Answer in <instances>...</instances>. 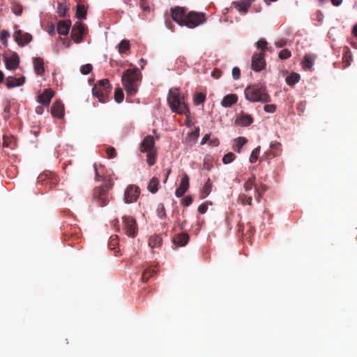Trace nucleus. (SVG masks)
Listing matches in <instances>:
<instances>
[{
	"label": "nucleus",
	"mask_w": 357,
	"mask_h": 357,
	"mask_svg": "<svg viewBox=\"0 0 357 357\" xmlns=\"http://www.w3.org/2000/svg\"><path fill=\"white\" fill-rule=\"evenodd\" d=\"M281 153L282 148L280 143L275 142L271 144L270 150L268 154L271 155L272 156H277Z\"/></svg>",
	"instance_id": "nucleus-29"
},
{
	"label": "nucleus",
	"mask_w": 357,
	"mask_h": 357,
	"mask_svg": "<svg viewBox=\"0 0 357 357\" xmlns=\"http://www.w3.org/2000/svg\"><path fill=\"white\" fill-rule=\"evenodd\" d=\"M54 95V92L51 89H46L38 96V101L43 106L48 107Z\"/></svg>",
	"instance_id": "nucleus-16"
},
{
	"label": "nucleus",
	"mask_w": 357,
	"mask_h": 357,
	"mask_svg": "<svg viewBox=\"0 0 357 357\" xmlns=\"http://www.w3.org/2000/svg\"><path fill=\"white\" fill-rule=\"evenodd\" d=\"M303 68L310 70L312 66V59L310 55H305L304 60L302 61Z\"/></svg>",
	"instance_id": "nucleus-37"
},
{
	"label": "nucleus",
	"mask_w": 357,
	"mask_h": 357,
	"mask_svg": "<svg viewBox=\"0 0 357 357\" xmlns=\"http://www.w3.org/2000/svg\"><path fill=\"white\" fill-rule=\"evenodd\" d=\"M147 163L149 166H152L155 163V158H147Z\"/></svg>",
	"instance_id": "nucleus-57"
},
{
	"label": "nucleus",
	"mask_w": 357,
	"mask_h": 357,
	"mask_svg": "<svg viewBox=\"0 0 357 357\" xmlns=\"http://www.w3.org/2000/svg\"><path fill=\"white\" fill-rule=\"evenodd\" d=\"M210 138V134H206L204 135V137L202 138L201 144H205Z\"/></svg>",
	"instance_id": "nucleus-61"
},
{
	"label": "nucleus",
	"mask_w": 357,
	"mask_h": 357,
	"mask_svg": "<svg viewBox=\"0 0 357 357\" xmlns=\"http://www.w3.org/2000/svg\"><path fill=\"white\" fill-rule=\"evenodd\" d=\"M15 41L20 46L29 43L32 40V36L29 33H24L21 30H17L14 33Z\"/></svg>",
	"instance_id": "nucleus-15"
},
{
	"label": "nucleus",
	"mask_w": 357,
	"mask_h": 357,
	"mask_svg": "<svg viewBox=\"0 0 357 357\" xmlns=\"http://www.w3.org/2000/svg\"><path fill=\"white\" fill-rule=\"evenodd\" d=\"M3 61L8 70H15L20 64V57L16 52H13L10 56L3 55Z\"/></svg>",
	"instance_id": "nucleus-14"
},
{
	"label": "nucleus",
	"mask_w": 357,
	"mask_h": 357,
	"mask_svg": "<svg viewBox=\"0 0 357 357\" xmlns=\"http://www.w3.org/2000/svg\"><path fill=\"white\" fill-rule=\"evenodd\" d=\"M141 79L142 74L137 68L128 69L123 72L121 81L128 95L132 96L136 94Z\"/></svg>",
	"instance_id": "nucleus-3"
},
{
	"label": "nucleus",
	"mask_w": 357,
	"mask_h": 357,
	"mask_svg": "<svg viewBox=\"0 0 357 357\" xmlns=\"http://www.w3.org/2000/svg\"><path fill=\"white\" fill-rule=\"evenodd\" d=\"M331 2L333 6H338L342 3V0H331Z\"/></svg>",
	"instance_id": "nucleus-63"
},
{
	"label": "nucleus",
	"mask_w": 357,
	"mask_h": 357,
	"mask_svg": "<svg viewBox=\"0 0 357 357\" xmlns=\"http://www.w3.org/2000/svg\"><path fill=\"white\" fill-rule=\"evenodd\" d=\"M291 56V52L287 49L282 50L278 54L280 59H287Z\"/></svg>",
	"instance_id": "nucleus-41"
},
{
	"label": "nucleus",
	"mask_w": 357,
	"mask_h": 357,
	"mask_svg": "<svg viewBox=\"0 0 357 357\" xmlns=\"http://www.w3.org/2000/svg\"><path fill=\"white\" fill-rule=\"evenodd\" d=\"M172 20L180 26H185L184 22L187 15L186 10L183 7L176 6L170 10Z\"/></svg>",
	"instance_id": "nucleus-11"
},
{
	"label": "nucleus",
	"mask_w": 357,
	"mask_h": 357,
	"mask_svg": "<svg viewBox=\"0 0 357 357\" xmlns=\"http://www.w3.org/2000/svg\"><path fill=\"white\" fill-rule=\"evenodd\" d=\"M71 26L70 20L59 21L57 24V31L60 35L66 36L68 33Z\"/></svg>",
	"instance_id": "nucleus-21"
},
{
	"label": "nucleus",
	"mask_w": 357,
	"mask_h": 357,
	"mask_svg": "<svg viewBox=\"0 0 357 357\" xmlns=\"http://www.w3.org/2000/svg\"><path fill=\"white\" fill-rule=\"evenodd\" d=\"M112 184L110 181H106L100 187L94 189L93 196L100 206H105L109 203V190L112 188Z\"/></svg>",
	"instance_id": "nucleus-6"
},
{
	"label": "nucleus",
	"mask_w": 357,
	"mask_h": 357,
	"mask_svg": "<svg viewBox=\"0 0 357 357\" xmlns=\"http://www.w3.org/2000/svg\"><path fill=\"white\" fill-rule=\"evenodd\" d=\"M94 170L96 173V178L97 180H99L100 178H102L105 176V167L104 165H102L101 164L97 165L96 163L94 164Z\"/></svg>",
	"instance_id": "nucleus-34"
},
{
	"label": "nucleus",
	"mask_w": 357,
	"mask_h": 357,
	"mask_svg": "<svg viewBox=\"0 0 357 357\" xmlns=\"http://www.w3.org/2000/svg\"><path fill=\"white\" fill-rule=\"evenodd\" d=\"M51 114L53 116L61 119L64 116V106L60 100L53 103L51 108Z\"/></svg>",
	"instance_id": "nucleus-18"
},
{
	"label": "nucleus",
	"mask_w": 357,
	"mask_h": 357,
	"mask_svg": "<svg viewBox=\"0 0 357 357\" xmlns=\"http://www.w3.org/2000/svg\"><path fill=\"white\" fill-rule=\"evenodd\" d=\"M12 11L17 15H20L22 13V6L18 3L13 4L11 7Z\"/></svg>",
	"instance_id": "nucleus-43"
},
{
	"label": "nucleus",
	"mask_w": 357,
	"mask_h": 357,
	"mask_svg": "<svg viewBox=\"0 0 357 357\" xmlns=\"http://www.w3.org/2000/svg\"><path fill=\"white\" fill-rule=\"evenodd\" d=\"M238 97L236 94H228L221 101V105L224 107H230L236 103Z\"/></svg>",
	"instance_id": "nucleus-22"
},
{
	"label": "nucleus",
	"mask_w": 357,
	"mask_h": 357,
	"mask_svg": "<svg viewBox=\"0 0 357 357\" xmlns=\"http://www.w3.org/2000/svg\"><path fill=\"white\" fill-rule=\"evenodd\" d=\"M236 146L234 151L239 153L241 148L247 142V139L245 137H239L236 139Z\"/></svg>",
	"instance_id": "nucleus-38"
},
{
	"label": "nucleus",
	"mask_w": 357,
	"mask_h": 357,
	"mask_svg": "<svg viewBox=\"0 0 357 357\" xmlns=\"http://www.w3.org/2000/svg\"><path fill=\"white\" fill-rule=\"evenodd\" d=\"M107 156H114L116 155V150L113 147H108L106 149Z\"/></svg>",
	"instance_id": "nucleus-55"
},
{
	"label": "nucleus",
	"mask_w": 357,
	"mask_h": 357,
	"mask_svg": "<svg viewBox=\"0 0 357 357\" xmlns=\"http://www.w3.org/2000/svg\"><path fill=\"white\" fill-rule=\"evenodd\" d=\"M238 231L239 233H241V234H242V235H244V234H243V230H244V226H243V224H241V223H238Z\"/></svg>",
	"instance_id": "nucleus-62"
},
{
	"label": "nucleus",
	"mask_w": 357,
	"mask_h": 357,
	"mask_svg": "<svg viewBox=\"0 0 357 357\" xmlns=\"http://www.w3.org/2000/svg\"><path fill=\"white\" fill-rule=\"evenodd\" d=\"M157 213L160 218H165L166 216L165 208L163 204H159L157 208Z\"/></svg>",
	"instance_id": "nucleus-40"
},
{
	"label": "nucleus",
	"mask_w": 357,
	"mask_h": 357,
	"mask_svg": "<svg viewBox=\"0 0 357 357\" xmlns=\"http://www.w3.org/2000/svg\"><path fill=\"white\" fill-rule=\"evenodd\" d=\"M235 158H222V161L225 164H229L233 161Z\"/></svg>",
	"instance_id": "nucleus-60"
},
{
	"label": "nucleus",
	"mask_w": 357,
	"mask_h": 357,
	"mask_svg": "<svg viewBox=\"0 0 357 357\" xmlns=\"http://www.w3.org/2000/svg\"><path fill=\"white\" fill-rule=\"evenodd\" d=\"M246 100L250 102H269L271 101L266 88L261 84H255L248 86L244 91Z\"/></svg>",
	"instance_id": "nucleus-4"
},
{
	"label": "nucleus",
	"mask_w": 357,
	"mask_h": 357,
	"mask_svg": "<svg viewBox=\"0 0 357 357\" xmlns=\"http://www.w3.org/2000/svg\"><path fill=\"white\" fill-rule=\"evenodd\" d=\"M69 10V6L67 4L66 0L62 2H58L57 13L60 17L66 16L67 12Z\"/></svg>",
	"instance_id": "nucleus-27"
},
{
	"label": "nucleus",
	"mask_w": 357,
	"mask_h": 357,
	"mask_svg": "<svg viewBox=\"0 0 357 357\" xmlns=\"http://www.w3.org/2000/svg\"><path fill=\"white\" fill-rule=\"evenodd\" d=\"M286 41L284 40H280L275 43V45L278 47H282L286 45Z\"/></svg>",
	"instance_id": "nucleus-56"
},
{
	"label": "nucleus",
	"mask_w": 357,
	"mask_h": 357,
	"mask_svg": "<svg viewBox=\"0 0 357 357\" xmlns=\"http://www.w3.org/2000/svg\"><path fill=\"white\" fill-rule=\"evenodd\" d=\"M189 188V176L185 174L181 181L179 187L176 190L175 195L177 197H181Z\"/></svg>",
	"instance_id": "nucleus-17"
},
{
	"label": "nucleus",
	"mask_w": 357,
	"mask_h": 357,
	"mask_svg": "<svg viewBox=\"0 0 357 357\" xmlns=\"http://www.w3.org/2000/svg\"><path fill=\"white\" fill-rule=\"evenodd\" d=\"M3 148H9L10 149H14L15 147V140L13 137H6L3 136Z\"/></svg>",
	"instance_id": "nucleus-31"
},
{
	"label": "nucleus",
	"mask_w": 357,
	"mask_h": 357,
	"mask_svg": "<svg viewBox=\"0 0 357 357\" xmlns=\"http://www.w3.org/2000/svg\"><path fill=\"white\" fill-rule=\"evenodd\" d=\"M86 33L85 26L81 22H76L71 30V38L74 42L79 43L82 41L83 35Z\"/></svg>",
	"instance_id": "nucleus-12"
},
{
	"label": "nucleus",
	"mask_w": 357,
	"mask_h": 357,
	"mask_svg": "<svg viewBox=\"0 0 357 357\" xmlns=\"http://www.w3.org/2000/svg\"><path fill=\"white\" fill-rule=\"evenodd\" d=\"M199 135V128H197L194 131L190 133L189 137L192 140H197Z\"/></svg>",
	"instance_id": "nucleus-51"
},
{
	"label": "nucleus",
	"mask_w": 357,
	"mask_h": 357,
	"mask_svg": "<svg viewBox=\"0 0 357 357\" xmlns=\"http://www.w3.org/2000/svg\"><path fill=\"white\" fill-rule=\"evenodd\" d=\"M149 245L151 248H159L162 245V238L159 235L151 236L149 239Z\"/></svg>",
	"instance_id": "nucleus-28"
},
{
	"label": "nucleus",
	"mask_w": 357,
	"mask_h": 357,
	"mask_svg": "<svg viewBox=\"0 0 357 357\" xmlns=\"http://www.w3.org/2000/svg\"><path fill=\"white\" fill-rule=\"evenodd\" d=\"M93 69V66L90 63H87L81 66L80 71L83 75L89 74Z\"/></svg>",
	"instance_id": "nucleus-44"
},
{
	"label": "nucleus",
	"mask_w": 357,
	"mask_h": 357,
	"mask_svg": "<svg viewBox=\"0 0 357 357\" xmlns=\"http://www.w3.org/2000/svg\"><path fill=\"white\" fill-rule=\"evenodd\" d=\"M192 202V197L190 195L186 196L183 200L182 204L185 206H190Z\"/></svg>",
	"instance_id": "nucleus-52"
},
{
	"label": "nucleus",
	"mask_w": 357,
	"mask_h": 357,
	"mask_svg": "<svg viewBox=\"0 0 357 357\" xmlns=\"http://www.w3.org/2000/svg\"><path fill=\"white\" fill-rule=\"evenodd\" d=\"M33 63L36 73L38 75H41L44 73L43 59L40 57H36L33 58Z\"/></svg>",
	"instance_id": "nucleus-24"
},
{
	"label": "nucleus",
	"mask_w": 357,
	"mask_h": 357,
	"mask_svg": "<svg viewBox=\"0 0 357 357\" xmlns=\"http://www.w3.org/2000/svg\"><path fill=\"white\" fill-rule=\"evenodd\" d=\"M167 103L173 112L181 115L188 116L189 107L186 104V98L181 94L178 88H172L169 90Z\"/></svg>",
	"instance_id": "nucleus-2"
},
{
	"label": "nucleus",
	"mask_w": 357,
	"mask_h": 357,
	"mask_svg": "<svg viewBox=\"0 0 357 357\" xmlns=\"http://www.w3.org/2000/svg\"><path fill=\"white\" fill-rule=\"evenodd\" d=\"M264 109L265 112L268 113H273L276 110V106L275 105L271 104V105H266L264 107Z\"/></svg>",
	"instance_id": "nucleus-49"
},
{
	"label": "nucleus",
	"mask_w": 357,
	"mask_h": 357,
	"mask_svg": "<svg viewBox=\"0 0 357 357\" xmlns=\"http://www.w3.org/2000/svg\"><path fill=\"white\" fill-rule=\"evenodd\" d=\"M206 20L204 13L190 11L187 13L184 24L189 29H194L204 23Z\"/></svg>",
	"instance_id": "nucleus-7"
},
{
	"label": "nucleus",
	"mask_w": 357,
	"mask_h": 357,
	"mask_svg": "<svg viewBox=\"0 0 357 357\" xmlns=\"http://www.w3.org/2000/svg\"><path fill=\"white\" fill-rule=\"evenodd\" d=\"M140 151L142 153H147L146 156H155L157 153L155 147V139L151 135L146 136L140 144Z\"/></svg>",
	"instance_id": "nucleus-9"
},
{
	"label": "nucleus",
	"mask_w": 357,
	"mask_h": 357,
	"mask_svg": "<svg viewBox=\"0 0 357 357\" xmlns=\"http://www.w3.org/2000/svg\"><path fill=\"white\" fill-rule=\"evenodd\" d=\"M158 185H159L158 179L155 177H153L150 180V181L148 184L147 188L151 192L155 193L158 190Z\"/></svg>",
	"instance_id": "nucleus-33"
},
{
	"label": "nucleus",
	"mask_w": 357,
	"mask_h": 357,
	"mask_svg": "<svg viewBox=\"0 0 357 357\" xmlns=\"http://www.w3.org/2000/svg\"><path fill=\"white\" fill-rule=\"evenodd\" d=\"M205 99L206 96L202 93H199L195 96L194 101L196 105H199L203 103L205 101Z\"/></svg>",
	"instance_id": "nucleus-42"
},
{
	"label": "nucleus",
	"mask_w": 357,
	"mask_h": 357,
	"mask_svg": "<svg viewBox=\"0 0 357 357\" xmlns=\"http://www.w3.org/2000/svg\"><path fill=\"white\" fill-rule=\"evenodd\" d=\"M10 36V33L6 30H1L0 31V40L3 42V43H6L7 38Z\"/></svg>",
	"instance_id": "nucleus-47"
},
{
	"label": "nucleus",
	"mask_w": 357,
	"mask_h": 357,
	"mask_svg": "<svg viewBox=\"0 0 357 357\" xmlns=\"http://www.w3.org/2000/svg\"><path fill=\"white\" fill-rule=\"evenodd\" d=\"M211 188L212 184L211 183L210 178H208L201 191V199H204L210 194L211 191Z\"/></svg>",
	"instance_id": "nucleus-30"
},
{
	"label": "nucleus",
	"mask_w": 357,
	"mask_h": 357,
	"mask_svg": "<svg viewBox=\"0 0 357 357\" xmlns=\"http://www.w3.org/2000/svg\"><path fill=\"white\" fill-rule=\"evenodd\" d=\"M189 236L187 234H178L174 236V243L179 245V246H183L185 245L188 241Z\"/></svg>",
	"instance_id": "nucleus-25"
},
{
	"label": "nucleus",
	"mask_w": 357,
	"mask_h": 357,
	"mask_svg": "<svg viewBox=\"0 0 357 357\" xmlns=\"http://www.w3.org/2000/svg\"><path fill=\"white\" fill-rule=\"evenodd\" d=\"M140 7L144 11H150L149 2L148 0H140Z\"/></svg>",
	"instance_id": "nucleus-48"
},
{
	"label": "nucleus",
	"mask_w": 357,
	"mask_h": 357,
	"mask_svg": "<svg viewBox=\"0 0 357 357\" xmlns=\"http://www.w3.org/2000/svg\"><path fill=\"white\" fill-rule=\"evenodd\" d=\"M123 224L124 233L129 237H135L138 231L135 220L130 216H123Z\"/></svg>",
	"instance_id": "nucleus-8"
},
{
	"label": "nucleus",
	"mask_w": 357,
	"mask_h": 357,
	"mask_svg": "<svg viewBox=\"0 0 357 357\" xmlns=\"http://www.w3.org/2000/svg\"><path fill=\"white\" fill-rule=\"evenodd\" d=\"M208 209V206L206 204H202L198 207V211L201 214H204Z\"/></svg>",
	"instance_id": "nucleus-53"
},
{
	"label": "nucleus",
	"mask_w": 357,
	"mask_h": 357,
	"mask_svg": "<svg viewBox=\"0 0 357 357\" xmlns=\"http://www.w3.org/2000/svg\"><path fill=\"white\" fill-rule=\"evenodd\" d=\"M156 274V271L154 268H149L144 271L142 276L143 282H147L151 278Z\"/></svg>",
	"instance_id": "nucleus-32"
},
{
	"label": "nucleus",
	"mask_w": 357,
	"mask_h": 357,
	"mask_svg": "<svg viewBox=\"0 0 357 357\" xmlns=\"http://www.w3.org/2000/svg\"><path fill=\"white\" fill-rule=\"evenodd\" d=\"M264 52L255 53L252 58V68L256 72L261 71L265 66Z\"/></svg>",
	"instance_id": "nucleus-13"
},
{
	"label": "nucleus",
	"mask_w": 357,
	"mask_h": 357,
	"mask_svg": "<svg viewBox=\"0 0 357 357\" xmlns=\"http://www.w3.org/2000/svg\"><path fill=\"white\" fill-rule=\"evenodd\" d=\"M253 122L252 116L247 114H242L236 119V123L242 126H248Z\"/></svg>",
	"instance_id": "nucleus-23"
},
{
	"label": "nucleus",
	"mask_w": 357,
	"mask_h": 357,
	"mask_svg": "<svg viewBox=\"0 0 357 357\" xmlns=\"http://www.w3.org/2000/svg\"><path fill=\"white\" fill-rule=\"evenodd\" d=\"M25 79V77L24 76H22L19 78L9 76L6 79V85L8 89L20 86L24 84Z\"/></svg>",
	"instance_id": "nucleus-19"
},
{
	"label": "nucleus",
	"mask_w": 357,
	"mask_h": 357,
	"mask_svg": "<svg viewBox=\"0 0 357 357\" xmlns=\"http://www.w3.org/2000/svg\"><path fill=\"white\" fill-rule=\"evenodd\" d=\"M244 192L241 193L238 197V202L242 205L252 206V201L254 199L257 203L260 202L267 188L264 184H257L255 176L249 178L243 185Z\"/></svg>",
	"instance_id": "nucleus-1"
},
{
	"label": "nucleus",
	"mask_w": 357,
	"mask_h": 357,
	"mask_svg": "<svg viewBox=\"0 0 357 357\" xmlns=\"http://www.w3.org/2000/svg\"><path fill=\"white\" fill-rule=\"evenodd\" d=\"M112 86L107 79L99 80L93 87L92 93L102 103H105L109 100Z\"/></svg>",
	"instance_id": "nucleus-5"
},
{
	"label": "nucleus",
	"mask_w": 357,
	"mask_h": 357,
	"mask_svg": "<svg viewBox=\"0 0 357 357\" xmlns=\"http://www.w3.org/2000/svg\"><path fill=\"white\" fill-rule=\"evenodd\" d=\"M257 47L262 50L261 52H264L267 49V42L264 39H261L257 43Z\"/></svg>",
	"instance_id": "nucleus-46"
},
{
	"label": "nucleus",
	"mask_w": 357,
	"mask_h": 357,
	"mask_svg": "<svg viewBox=\"0 0 357 357\" xmlns=\"http://www.w3.org/2000/svg\"><path fill=\"white\" fill-rule=\"evenodd\" d=\"M250 0H241L233 3L234 8L241 13H246L251 6Z\"/></svg>",
	"instance_id": "nucleus-20"
},
{
	"label": "nucleus",
	"mask_w": 357,
	"mask_h": 357,
	"mask_svg": "<svg viewBox=\"0 0 357 357\" xmlns=\"http://www.w3.org/2000/svg\"><path fill=\"white\" fill-rule=\"evenodd\" d=\"M44 112V108L43 106H37L36 107V112L38 114H42Z\"/></svg>",
	"instance_id": "nucleus-59"
},
{
	"label": "nucleus",
	"mask_w": 357,
	"mask_h": 357,
	"mask_svg": "<svg viewBox=\"0 0 357 357\" xmlns=\"http://www.w3.org/2000/svg\"><path fill=\"white\" fill-rule=\"evenodd\" d=\"M241 76V70L240 68L238 67H234L232 69V77L234 79H238Z\"/></svg>",
	"instance_id": "nucleus-50"
},
{
	"label": "nucleus",
	"mask_w": 357,
	"mask_h": 357,
	"mask_svg": "<svg viewBox=\"0 0 357 357\" xmlns=\"http://www.w3.org/2000/svg\"><path fill=\"white\" fill-rule=\"evenodd\" d=\"M76 17L78 19H85L86 17V10L85 7L82 4H78L77 6Z\"/></svg>",
	"instance_id": "nucleus-36"
},
{
	"label": "nucleus",
	"mask_w": 357,
	"mask_h": 357,
	"mask_svg": "<svg viewBox=\"0 0 357 357\" xmlns=\"http://www.w3.org/2000/svg\"><path fill=\"white\" fill-rule=\"evenodd\" d=\"M204 168L206 170H211L213 167V160L211 158H205L204 160Z\"/></svg>",
	"instance_id": "nucleus-45"
},
{
	"label": "nucleus",
	"mask_w": 357,
	"mask_h": 357,
	"mask_svg": "<svg viewBox=\"0 0 357 357\" xmlns=\"http://www.w3.org/2000/svg\"><path fill=\"white\" fill-rule=\"evenodd\" d=\"M123 93L120 88L116 89L114 91V99L117 102H121L123 100Z\"/></svg>",
	"instance_id": "nucleus-39"
},
{
	"label": "nucleus",
	"mask_w": 357,
	"mask_h": 357,
	"mask_svg": "<svg viewBox=\"0 0 357 357\" xmlns=\"http://www.w3.org/2000/svg\"><path fill=\"white\" fill-rule=\"evenodd\" d=\"M119 52L120 54L126 53L130 48V42L127 40H123L118 45Z\"/></svg>",
	"instance_id": "nucleus-35"
},
{
	"label": "nucleus",
	"mask_w": 357,
	"mask_h": 357,
	"mask_svg": "<svg viewBox=\"0 0 357 357\" xmlns=\"http://www.w3.org/2000/svg\"><path fill=\"white\" fill-rule=\"evenodd\" d=\"M222 75V72L219 69H215L211 73V76L215 79H218Z\"/></svg>",
	"instance_id": "nucleus-54"
},
{
	"label": "nucleus",
	"mask_w": 357,
	"mask_h": 357,
	"mask_svg": "<svg viewBox=\"0 0 357 357\" xmlns=\"http://www.w3.org/2000/svg\"><path fill=\"white\" fill-rule=\"evenodd\" d=\"M140 195V189L135 185H129L124 193V202L126 204H131L137 202Z\"/></svg>",
	"instance_id": "nucleus-10"
},
{
	"label": "nucleus",
	"mask_w": 357,
	"mask_h": 357,
	"mask_svg": "<svg viewBox=\"0 0 357 357\" xmlns=\"http://www.w3.org/2000/svg\"><path fill=\"white\" fill-rule=\"evenodd\" d=\"M352 33H353L354 36L357 38V24H356L354 26Z\"/></svg>",
	"instance_id": "nucleus-64"
},
{
	"label": "nucleus",
	"mask_w": 357,
	"mask_h": 357,
	"mask_svg": "<svg viewBox=\"0 0 357 357\" xmlns=\"http://www.w3.org/2000/svg\"><path fill=\"white\" fill-rule=\"evenodd\" d=\"M259 151H260V147L258 146L257 148H255L252 151V153H251V155L250 156H257L258 154H259Z\"/></svg>",
	"instance_id": "nucleus-58"
},
{
	"label": "nucleus",
	"mask_w": 357,
	"mask_h": 357,
	"mask_svg": "<svg viewBox=\"0 0 357 357\" xmlns=\"http://www.w3.org/2000/svg\"><path fill=\"white\" fill-rule=\"evenodd\" d=\"M300 75L296 73H291L285 78V82L289 86H294L300 80Z\"/></svg>",
	"instance_id": "nucleus-26"
}]
</instances>
